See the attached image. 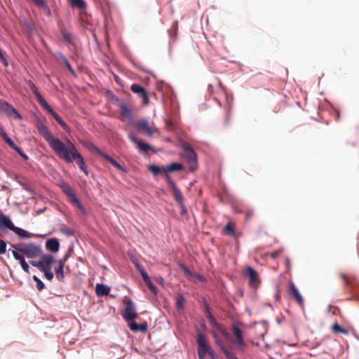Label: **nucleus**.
I'll return each instance as SVG.
<instances>
[{"mask_svg":"<svg viewBox=\"0 0 359 359\" xmlns=\"http://www.w3.org/2000/svg\"><path fill=\"white\" fill-rule=\"evenodd\" d=\"M135 266H136L137 269L139 271V272L140 273H141V271H145V270L144 269L143 266H141L140 264H136Z\"/></svg>","mask_w":359,"mask_h":359,"instance_id":"e2e57ef3","label":"nucleus"},{"mask_svg":"<svg viewBox=\"0 0 359 359\" xmlns=\"http://www.w3.org/2000/svg\"><path fill=\"white\" fill-rule=\"evenodd\" d=\"M179 205L181 208V215L186 214L187 212V208L184 204V202L182 203V205Z\"/></svg>","mask_w":359,"mask_h":359,"instance_id":"13d9d810","label":"nucleus"},{"mask_svg":"<svg viewBox=\"0 0 359 359\" xmlns=\"http://www.w3.org/2000/svg\"><path fill=\"white\" fill-rule=\"evenodd\" d=\"M130 90L133 93L137 94L142 99L143 104H147L149 103V97L147 96L145 89L137 83H133Z\"/></svg>","mask_w":359,"mask_h":359,"instance_id":"4468645a","label":"nucleus"},{"mask_svg":"<svg viewBox=\"0 0 359 359\" xmlns=\"http://www.w3.org/2000/svg\"><path fill=\"white\" fill-rule=\"evenodd\" d=\"M67 258L68 255H66L62 259L55 262L57 264L55 267V276L59 281H62L64 279V266Z\"/></svg>","mask_w":359,"mask_h":359,"instance_id":"2eb2a0df","label":"nucleus"},{"mask_svg":"<svg viewBox=\"0 0 359 359\" xmlns=\"http://www.w3.org/2000/svg\"><path fill=\"white\" fill-rule=\"evenodd\" d=\"M13 253V255L14 257V258L18 260V259H20L21 258V257H22V255H20V252H19L18 251H17L16 250H13L12 252Z\"/></svg>","mask_w":359,"mask_h":359,"instance_id":"864d4df0","label":"nucleus"},{"mask_svg":"<svg viewBox=\"0 0 359 359\" xmlns=\"http://www.w3.org/2000/svg\"><path fill=\"white\" fill-rule=\"evenodd\" d=\"M60 59L62 61V62L65 64V65L67 67L68 70L73 74L75 75V72L73 69L72 65H70L69 62L68 61L67 58L62 54H59Z\"/></svg>","mask_w":359,"mask_h":359,"instance_id":"f704fd0d","label":"nucleus"},{"mask_svg":"<svg viewBox=\"0 0 359 359\" xmlns=\"http://www.w3.org/2000/svg\"><path fill=\"white\" fill-rule=\"evenodd\" d=\"M57 156L67 163H72L74 161H76L80 170L86 175H88V168L83 156L78 151L75 145L69 140L64 146V148L62 149V151L57 154Z\"/></svg>","mask_w":359,"mask_h":359,"instance_id":"f257e3e1","label":"nucleus"},{"mask_svg":"<svg viewBox=\"0 0 359 359\" xmlns=\"http://www.w3.org/2000/svg\"><path fill=\"white\" fill-rule=\"evenodd\" d=\"M51 115L53 116V118L55 119V121L64 128L66 129L67 126L65 123V121L60 118V116L56 113L53 112L51 114Z\"/></svg>","mask_w":359,"mask_h":359,"instance_id":"79ce46f5","label":"nucleus"},{"mask_svg":"<svg viewBox=\"0 0 359 359\" xmlns=\"http://www.w3.org/2000/svg\"><path fill=\"white\" fill-rule=\"evenodd\" d=\"M35 126L39 135H41L49 144L50 147L56 155L59 151H62V149L64 148V146L66 144L62 142L60 139L54 138L51 135L48 127L44 124L43 121L41 118L39 117L36 118Z\"/></svg>","mask_w":359,"mask_h":359,"instance_id":"f03ea898","label":"nucleus"},{"mask_svg":"<svg viewBox=\"0 0 359 359\" xmlns=\"http://www.w3.org/2000/svg\"><path fill=\"white\" fill-rule=\"evenodd\" d=\"M1 137L6 142V144L15 151H20V147L15 143V142L1 130Z\"/></svg>","mask_w":359,"mask_h":359,"instance_id":"b1692460","label":"nucleus"},{"mask_svg":"<svg viewBox=\"0 0 359 359\" xmlns=\"http://www.w3.org/2000/svg\"><path fill=\"white\" fill-rule=\"evenodd\" d=\"M41 271L44 273V276L46 279H48V280H53L54 275L53 273L51 271V269H47Z\"/></svg>","mask_w":359,"mask_h":359,"instance_id":"c03bdc74","label":"nucleus"},{"mask_svg":"<svg viewBox=\"0 0 359 359\" xmlns=\"http://www.w3.org/2000/svg\"><path fill=\"white\" fill-rule=\"evenodd\" d=\"M6 250V243L1 240V254H4Z\"/></svg>","mask_w":359,"mask_h":359,"instance_id":"052dcab7","label":"nucleus"},{"mask_svg":"<svg viewBox=\"0 0 359 359\" xmlns=\"http://www.w3.org/2000/svg\"><path fill=\"white\" fill-rule=\"evenodd\" d=\"M145 284L148 286L149 289L151 292H152L154 294H156L158 292L157 287L153 284L151 280H148L145 283Z\"/></svg>","mask_w":359,"mask_h":359,"instance_id":"a18cd8bd","label":"nucleus"},{"mask_svg":"<svg viewBox=\"0 0 359 359\" xmlns=\"http://www.w3.org/2000/svg\"><path fill=\"white\" fill-rule=\"evenodd\" d=\"M37 100L40 104H41L50 114L54 112L53 109L50 107V106L47 103V102L45 100V99L40 95L38 96Z\"/></svg>","mask_w":359,"mask_h":359,"instance_id":"7c9ffc66","label":"nucleus"},{"mask_svg":"<svg viewBox=\"0 0 359 359\" xmlns=\"http://www.w3.org/2000/svg\"><path fill=\"white\" fill-rule=\"evenodd\" d=\"M180 267H181V269H182V270H184V271L185 273H189V274L190 273L189 270V269H187L184 265L181 264V265H180Z\"/></svg>","mask_w":359,"mask_h":359,"instance_id":"338daca9","label":"nucleus"},{"mask_svg":"<svg viewBox=\"0 0 359 359\" xmlns=\"http://www.w3.org/2000/svg\"><path fill=\"white\" fill-rule=\"evenodd\" d=\"M129 140H130L132 142L135 143L136 145H137V144H138V142H140V140H137V138H136L133 135H132V134L129 135Z\"/></svg>","mask_w":359,"mask_h":359,"instance_id":"5fc2aeb1","label":"nucleus"},{"mask_svg":"<svg viewBox=\"0 0 359 359\" xmlns=\"http://www.w3.org/2000/svg\"><path fill=\"white\" fill-rule=\"evenodd\" d=\"M46 247L48 250L57 252L59 250L60 243L57 238H50L46 242Z\"/></svg>","mask_w":359,"mask_h":359,"instance_id":"4be33fe9","label":"nucleus"},{"mask_svg":"<svg viewBox=\"0 0 359 359\" xmlns=\"http://www.w3.org/2000/svg\"><path fill=\"white\" fill-rule=\"evenodd\" d=\"M130 329L133 332L141 331L146 332L147 330V324L146 323L142 324H137L134 320L128 323Z\"/></svg>","mask_w":359,"mask_h":359,"instance_id":"393cba45","label":"nucleus"},{"mask_svg":"<svg viewBox=\"0 0 359 359\" xmlns=\"http://www.w3.org/2000/svg\"><path fill=\"white\" fill-rule=\"evenodd\" d=\"M1 62L5 65V66H8V61L6 60V58H4V57L3 56V55L1 54Z\"/></svg>","mask_w":359,"mask_h":359,"instance_id":"774afa93","label":"nucleus"},{"mask_svg":"<svg viewBox=\"0 0 359 359\" xmlns=\"http://www.w3.org/2000/svg\"><path fill=\"white\" fill-rule=\"evenodd\" d=\"M338 276L340 279L344 282L345 286L347 289L353 287L355 279L354 276H348L344 273H339Z\"/></svg>","mask_w":359,"mask_h":359,"instance_id":"5701e85b","label":"nucleus"},{"mask_svg":"<svg viewBox=\"0 0 359 359\" xmlns=\"http://www.w3.org/2000/svg\"><path fill=\"white\" fill-rule=\"evenodd\" d=\"M141 276L144 283L147 282L148 280H151L149 275L146 271H141Z\"/></svg>","mask_w":359,"mask_h":359,"instance_id":"3c124183","label":"nucleus"},{"mask_svg":"<svg viewBox=\"0 0 359 359\" xmlns=\"http://www.w3.org/2000/svg\"><path fill=\"white\" fill-rule=\"evenodd\" d=\"M224 233L228 236H233L235 233V225L232 222H229L224 228Z\"/></svg>","mask_w":359,"mask_h":359,"instance_id":"2f4dec72","label":"nucleus"},{"mask_svg":"<svg viewBox=\"0 0 359 359\" xmlns=\"http://www.w3.org/2000/svg\"><path fill=\"white\" fill-rule=\"evenodd\" d=\"M23 159L25 161L28 160V156L27 154H25L20 148V151H16Z\"/></svg>","mask_w":359,"mask_h":359,"instance_id":"6e6d98bb","label":"nucleus"},{"mask_svg":"<svg viewBox=\"0 0 359 359\" xmlns=\"http://www.w3.org/2000/svg\"><path fill=\"white\" fill-rule=\"evenodd\" d=\"M171 190L172 192V195L176 201L177 202V203L179 205H182V203L184 202V198L182 196L181 191L178 188H177V187L172 188Z\"/></svg>","mask_w":359,"mask_h":359,"instance_id":"bb28decb","label":"nucleus"},{"mask_svg":"<svg viewBox=\"0 0 359 359\" xmlns=\"http://www.w3.org/2000/svg\"><path fill=\"white\" fill-rule=\"evenodd\" d=\"M36 6L39 7H44L46 3L43 0H32Z\"/></svg>","mask_w":359,"mask_h":359,"instance_id":"8fccbe9b","label":"nucleus"},{"mask_svg":"<svg viewBox=\"0 0 359 359\" xmlns=\"http://www.w3.org/2000/svg\"><path fill=\"white\" fill-rule=\"evenodd\" d=\"M279 255V252H273V253H271L269 254V256L272 258V259H275Z\"/></svg>","mask_w":359,"mask_h":359,"instance_id":"69168bd1","label":"nucleus"},{"mask_svg":"<svg viewBox=\"0 0 359 359\" xmlns=\"http://www.w3.org/2000/svg\"><path fill=\"white\" fill-rule=\"evenodd\" d=\"M123 303L125 306V308L122 312V316H123V319L128 323H129L131 321L135 320V318L137 317L135 304L132 301V299H130L126 297L123 299Z\"/></svg>","mask_w":359,"mask_h":359,"instance_id":"423d86ee","label":"nucleus"},{"mask_svg":"<svg viewBox=\"0 0 359 359\" xmlns=\"http://www.w3.org/2000/svg\"><path fill=\"white\" fill-rule=\"evenodd\" d=\"M88 147L91 151H95V152H96L97 154V149H99L97 147H95L94 144H90V145Z\"/></svg>","mask_w":359,"mask_h":359,"instance_id":"bf43d9fd","label":"nucleus"},{"mask_svg":"<svg viewBox=\"0 0 359 359\" xmlns=\"http://www.w3.org/2000/svg\"><path fill=\"white\" fill-rule=\"evenodd\" d=\"M40 261L42 264L41 271L51 269V265L56 262L53 255L48 254L42 255L40 258Z\"/></svg>","mask_w":359,"mask_h":359,"instance_id":"f3484780","label":"nucleus"},{"mask_svg":"<svg viewBox=\"0 0 359 359\" xmlns=\"http://www.w3.org/2000/svg\"><path fill=\"white\" fill-rule=\"evenodd\" d=\"M60 230L62 233L65 234L67 236H72L74 235V230L72 228L68 227L66 225H64L62 227H60Z\"/></svg>","mask_w":359,"mask_h":359,"instance_id":"ea45409f","label":"nucleus"},{"mask_svg":"<svg viewBox=\"0 0 359 359\" xmlns=\"http://www.w3.org/2000/svg\"><path fill=\"white\" fill-rule=\"evenodd\" d=\"M27 83L29 88L31 89V90L32 91V93L36 97L41 95L40 93L39 92L36 86L33 83V81H32L31 80H29Z\"/></svg>","mask_w":359,"mask_h":359,"instance_id":"a19ab883","label":"nucleus"},{"mask_svg":"<svg viewBox=\"0 0 359 359\" xmlns=\"http://www.w3.org/2000/svg\"><path fill=\"white\" fill-rule=\"evenodd\" d=\"M33 280L36 283V288L39 291L44 289V283L36 276H33Z\"/></svg>","mask_w":359,"mask_h":359,"instance_id":"37998d69","label":"nucleus"},{"mask_svg":"<svg viewBox=\"0 0 359 359\" xmlns=\"http://www.w3.org/2000/svg\"><path fill=\"white\" fill-rule=\"evenodd\" d=\"M165 176L166 181H167V184L170 187V189L176 187L174 182L172 181V180L171 179V177L169 176V175L168 173L165 174Z\"/></svg>","mask_w":359,"mask_h":359,"instance_id":"49530a36","label":"nucleus"},{"mask_svg":"<svg viewBox=\"0 0 359 359\" xmlns=\"http://www.w3.org/2000/svg\"><path fill=\"white\" fill-rule=\"evenodd\" d=\"M4 228L13 231L16 235H18L20 238L32 237V234L29 232L21 228L15 226L8 216L1 213V231H4Z\"/></svg>","mask_w":359,"mask_h":359,"instance_id":"39448f33","label":"nucleus"},{"mask_svg":"<svg viewBox=\"0 0 359 359\" xmlns=\"http://www.w3.org/2000/svg\"><path fill=\"white\" fill-rule=\"evenodd\" d=\"M218 85L219 88V90L223 94L226 100V105H225V111L226 116L224 118V121L226 124H228L230 122L231 119V113L233 108V98L232 96H229L227 95L226 90L225 88L222 86L220 81H218Z\"/></svg>","mask_w":359,"mask_h":359,"instance_id":"6e6552de","label":"nucleus"},{"mask_svg":"<svg viewBox=\"0 0 359 359\" xmlns=\"http://www.w3.org/2000/svg\"><path fill=\"white\" fill-rule=\"evenodd\" d=\"M208 90L209 93L211 95H213V86L211 84L208 85Z\"/></svg>","mask_w":359,"mask_h":359,"instance_id":"0e129e2a","label":"nucleus"},{"mask_svg":"<svg viewBox=\"0 0 359 359\" xmlns=\"http://www.w3.org/2000/svg\"><path fill=\"white\" fill-rule=\"evenodd\" d=\"M208 318L210 321V325L216 330H217L219 327H220L222 325L219 323L216 318L214 317V316L211 313V312H209V315H208Z\"/></svg>","mask_w":359,"mask_h":359,"instance_id":"e433bc0d","label":"nucleus"},{"mask_svg":"<svg viewBox=\"0 0 359 359\" xmlns=\"http://www.w3.org/2000/svg\"><path fill=\"white\" fill-rule=\"evenodd\" d=\"M69 201L70 203L74 205L76 208H79V210H81L82 212H84L85 210L82 205V204L81 203V202L79 201V200L78 199L77 196H76V194L74 196H73L72 198H70L69 199Z\"/></svg>","mask_w":359,"mask_h":359,"instance_id":"72a5a7b5","label":"nucleus"},{"mask_svg":"<svg viewBox=\"0 0 359 359\" xmlns=\"http://www.w3.org/2000/svg\"><path fill=\"white\" fill-rule=\"evenodd\" d=\"M287 292L290 297L300 306H304V298L293 282L288 284Z\"/></svg>","mask_w":359,"mask_h":359,"instance_id":"f8f14e48","label":"nucleus"},{"mask_svg":"<svg viewBox=\"0 0 359 359\" xmlns=\"http://www.w3.org/2000/svg\"><path fill=\"white\" fill-rule=\"evenodd\" d=\"M29 263L34 267H36L37 269H39L40 271H41V269L42 267V264L41 262V261H30Z\"/></svg>","mask_w":359,"mask_h":359,"instance_id":"de8ad7c7","label":"nucleus"},{"mask_svg":"<svg viewBox=\"0 0 359 359\" xmlns=\"http://www.w3.org/2000/svg\"><path fill=\"white\" fill-rule=\"evenodd\" d=\"M327 311L329 312H332L334 315V314H336V311H339V309L337 306H333L330 305L327 307Z\"/></svg>","mask_w":359,"mask_h":359,"instance_id":"603ef678","label":"nucleus"},{"mask_svg":"<svg viewBox=\"0 0 359 359\" xmlns=\"http://www.w3.org/2000/svg\"><path fill=\"white\" fill-rule=\"evenodd\" d=\"M285 266H286V268H287V271H288L290 269V267H291V262H290V259L288 257H286L285 261Z\"/></svg>","mask_w":359,"mask_h":359,"instance_id":"4d7b16f0","label":"nucleus"},{"mask_svg":"<svg viewBox=\"0 0 359 359\" xmlns=\"http://www.w3.org/2000/svg\"><path fill=\"white\" fill-rule=\"evenodd\" d=\"M15 249L27 258H35L42 253L41 248L32 243H20L14 246Z\"/></svg>","mask_w":359,"mask_h":359,"instance_id":"7ed1b4c3","label":"nucleus"},{"mask_svg":"<svg viewBox=\"0 0 359 359\" xmlns=\"http://www.w3.org/2000/svg\"><path fill=\"white\" fill-rule=\"evenodd\" d=\"M111 288L102 283H98L95 286V293L98 297L108 295Z\"/></svg>","mask_w":359,"mask_h":359,"instance_id":"412c9836","label":"nucleus"},{"mask_svg":"<svg viewBox=\"0 0 359 359\" xmlns=\"http://www.w3.org/2000/svg\"><path fill=\"white\" fill-rule=\"evenodd\" d=\"M148 169L155 176L161 173L165 174V167H159L156 165H151L148 167Z\"/></svg>","mask_w":359,"mask_h":359,"instance_id":"cd10ccee","label":"nucleus"},{"mask_svg":"<svg viewBox=\"0 0 359 359\" xmlns=\"http://www.w3.org/2000/svg\"><path fill=\"white\" fill-rule=\"evenodd\" d=\"M184 151V158L187 161L189 165V169L191 171H194L196 168L197 156L194 150L189 145H184L183 147Z\"/></svg>","mask_w":359,"mask_h":359,"instance_id":"9d476101","label":"nucleus"},{"mask_svg":"<svg viewBox=\"0 0 359 359\" xmlns=\"http://www.w3.org/2000/svg\"><path fill=\"white\" fill-rule=\"evenodd\" d=\"M196 341L198 359H204L205 355L212 350L208 342L205 330H201L197 332Z\"/></svg>","mask_w":359,"mask_h":359,"instance_id":"20e7f679","label":"nucleus"},{"mask_svg":"<svg viewBox=\"0 0 359 359\" xmlns=\"http://www.w3.org/2000/svg\"><path fill=\"white\" fill-rule=\"evenodd\" d=\"M217 330L219 332L229 343H233L231 336L223 325L219 327Z\"/></svg>","mask_w":359,"mask_h":359,"instance_id":"c9c22d12","label":"nucleus"},{"mask_svg":"<svg viewBox=\"0 0 359 359\" xmlns=\"http://www.w3.org/2000/svg\"><path fill=\"white\" fill-rule=\"evenodd\" d=\"M246 273L249 276V284L253 287H257L259 284V276L255 270L252 267L248 266L246 268Z\"/></svg>","mask_w":359,"mask_h":359,"instance_id":"dca6fc26","label":"nucleus"},{"mask_svg":"<svg viewBox=\"0 0 359 359\" xmlns=\"http://www.w3.org/2000/svg\"><path fill=\"white\" fill-rule=\"evenodd\" d=\"M71 4L73 6L80 9L85 8L86 6L84 0H71Z\"/></svg>","mask_w":359,"mask_h":359,"instance_id":"58836bf2","label":"nucleus"},{"mask_svg":"<svg viewBox=\"0 0 359 359\" xmlns=\"http://www.w3.org/2000/svg\"><path fill=\"white\" fill-rule=\"evenodd\" d=\"M208 355L210 356L211 359H218L213 350H212Z\"/></svg>","mask_w":359,"mask_h":359,"instance_id":"680f3d73","label":"nucleus"},{"mask_svg":"<svg viewBox=\"0 0 359 359\" xmlns=\"http://www.w3.org/2000/svg\"><path fill=\"white\" fill-rule=\"evenodd\" d=\"M20 265L25 272H26L27 273H29V266L25 261H22V264H20Z\"/></svg>","mask_w":359,"mask_h":359,"instance_id":"09e8293b","label":"nucleus"},{"mask_svg":"<svg viewBox=\"0 0 359 359\" xmlns=\"http://www.w3.org/2000/svg\"><path fill=\"white\" fill-rule=\"evenodd\" d=\"M185 299L182 293H178L175 296V305L177 309H182L184 308Z\"/></svg>","mask_w":359,"mask_h":359,"instance_id":"c756f323","label":"nucleus"},{"mask_svg":"<svg viewBox=\"0 0 359 359\" xmlns=\"http://www.w3.org/2000/svg\"><path fill=\"white\" fill-rule=\"evenodd\" d=\"M60 32L62 38V41L67 44H72L74 36L71 32L67 30L65 26L60 27Z\"/></svg>","mask_w":359,"mask_h":359,"instance_id":"6ab92c4d","label":"nucleus"},{"mask_svg":"<svg viewBox=\"0 0 359 359\" xmlns=\"http://www.w3.org/2000/svg\"><path fill=\"white\" fill-rule=\"evenodd\" d=\"M332 330L334 332H339V333H342L344 334H348V330L345 329V328H343L341 327L338 323H334L332 327Z\"/></svg>","mask_w":359,"mask_h":359,"instance_id":"4c0bfd02","label":"nucleus"},{"mask_svg":"<svg viewBox=\"0 0 359 359\" xmlns=\"http://www.w3.org/2000/svg\"><path fill=\"white\" fill-rule=\"evenodd\" d=\"M1 112L6 114L9 118L13 119H22V116L11 104L6 102L1 101Z\"/></svg>","mask_w":359,"mask_h":359,"instance_id":"ddd939ff","label":"nucleus"},{"mask_svg":"<svg viewBox=\"0 0 359 359\" xmlns=\"http://www.w3.org/2000/svg\"><path fill=\"white\" fill-rule=\"evenodd\" d=\"M97 154L104 158L106 161H107L108 162H109L113 166H114L116 169L123 172H126V170L122 167L116 160H114L113 158H111V156H109V155L104 154V152H102V151H100V149H97Z\"/></svg>","mask_w":359,"mask_h":359,"instance_id":"a211bd4d","label":"nucleus"},{"mask_svg":"<svg viewBox=\"0 0 359 359\" xmlns=\"http://www.w3.org/2000/svg\"><path fill=\"white\" fill-rule=\"evenodd\" d=\"M137 147L141 151L144 152V153H147L149 151L153 150V148L150 144L143 142L142 141H140L138 142V144L137 145Z\"/></svg>","mask_w":359,"mask_h":359,"instance_id":"473e14b6","label":"nucleus"},{"mask_svg":"<svg viewBox=\"0 0 359 359\" xmlns=\"http://www.w3.org/2000/svg\"><path fill=\"white\" fill-rule=\"evenodd\" d=\"M183 168L184 167L182 164L173 163L165 167V174L168 173V172L180 171L182 170Z\"/></svg>","mask_w":359,"mask_h":359,"instance_id":"c85d7f7f","label":"nucleus"},{"mask_svg":"<svg viewBox=\"0 0 359 359\" xmlns=\"http://www.w3.org/2000/svg\"><path fill=\"white\" fill-rule=\"evenodd\" d=\"M121 114L123 118L130 120L132 118V114L130 109L128 107L127 104L123 102H120L118 104Z\"/></svg>","mask_w":359,"mask_h":359,"instance_id":"aec40b11","label":"nucleus"},{"mask_svg":"<svg viewBox=\"0 0 359 359\" xmlns=\"http://www.w3.org/2000/svg\"><path fill=\"white\" fill-rule=\"evenodd\" d=\"M60 187L62 189V191L67 195L69 199L75 195L74 190L65 181H61L60 182Z\"/></svg>","mask_w":359,"mask_h":359,"instance_id":"a878e982","label":"nucleus"},{"mask_svg":"<svg viewBox=\"0 0 359 359\" xmlns=\"http://www.w3.org/2000/svg\"><path fill=\"white\" fill-rule=\"evenodd\" d=\"M135 127L138 132L144 133L149 137H152L156 133H158V129L144 118L139 120Z\"/></svg>","mask_w":359,"mask_h":359,"instance_id":"0eeeda50","label":"nucleus"},{"mask_svg":"<svg viewBox=\"0 0 359 359\" xmlns=\"http://www.w3.org/2000/svg\"><path fill=\"white\" fill-rule=\"evenodd\" d=\"M232 332L235 337V344L238 351L243 352L245 348V342L243 337V333L237 324H233Z\"/></svg>","mask_w":359,"mask_h":359,"instance_id":"1a4fd4ad","label":"nucleus"},{"mask_svg":"<svg viewBox=\"0 0 359 359\" xmlns=\"http://www.w3.org/2000/svg\"><path fill=\"white\" fill-rule=\"evenodd\" d=\"M212 337L215 339V343L220 348L222 353L224 354L226 359H238L236 354L231 351L229 350L222 342V339L217 335L215 332H212Z\"/></svg>","mask_w":359,"mask_h":359,"instance_id":"9b49d317","label":"nucleus"}]
</instances>
